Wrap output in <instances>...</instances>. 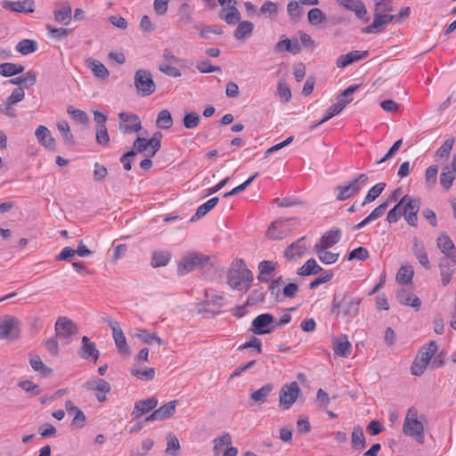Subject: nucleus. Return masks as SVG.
Returning a JSON list of instances; mask_svg holds the SVG:
<instances>
[{"label": "nucleus", "mask_w": 456, "mask_h": 456, "mask_svg": "<svg viewBox=\"0 0 456 456\" xmlns=\"http://www.w3.org/2000/svg\"><path fill=\"white\" fill-rule=\"evenodd\" d=\"M56 337L60 338H69L77 332L76 324L67 317H59L55 322Z\"/></svg>", "instance_id": "12"}, {"label": "nucleus", "mask_w": 456, "mask_h": 456, "mask_svg": "<svg viewBox=\"0 0 456 456\" xmlns=\"http://www.w3.org/2000/svg\"><path fill=\"white\" fill-rule=\"evenodd\" d=\"M412 251L419 263L426 269L431 268L425 245L417 237L412 239Z\"/></svg>", "instance_id": "21"}, {"label": "nucleus", "mask_w": 456, "mask_h": 456, "mask_svg": "<svg viewBox=\"0 0 456 456\" xmlns=\"http://www.w3.org/2000/svg\"><path fill=\"white\" fill-rule=\"evenodd\" d=\"M67 112L81 124H86L88 122V117L84 110H76L73 109L72 106H69Z\"/></svg>", "instance_id": "60"}, {"label": "nucleus", "mask_w": 456, "mask_h": 456, "mask_svg": "<svg viewBox=\"0 0 456 456\" xmlns=\"http://www.w3.org/2000/svg\"><path fill=\"white\" fill-rule=\"evenodd\" d=\"M403 432L405 436L414 438L419 444L424 443V426L419 420L410 422L409 419H404Z\"/></svg>", "instance_id": "13"}, {"label": "nucleus", "mask_w": 456, "mask_h": 456, "mask_svg": "<svg viewBox=\"0 0 456 456\" xmlns=\"http://www.w3.org/2000/svg\"><path fill=\"white\" fill-rule=\"evenodd\" d=\"M456 178V154L453 155L452 162L445 165L440 175V184L445 189L449 190L453 181Z\"/></svg>", "instance_id": "16"}, {"label": "nucleus", "mask_w": 456, "mask_h": 456, "mask_svg": "<svg viewBox=\"0 0 456 456\" xmlns=\"http://www.w3.org/2000/svg\"><path fill=\"white\" fill-rule=\"evenodd\" d=\"M57 127L62 135V138L66 144L74 145V137L70 132L69 125L67 121H61L57 123Z\"/></svg>", "instance_id": "47"}, {"label": "nucleus", "mask_w": 456, "mask_h": 456, "mask_svg": "<svg viewBox=\"0 0 456 456\" xmlns=\"http://www.w3.org/2000/svg\"><path fill=\"white\" fill-rule=\"evenodd\" d=\"M20 332V321L10 315L0 320V339H16Z\"/></svg>", "instance_id": "8"}, {"label": "nucleus", "mask_w": 456, "mask_h": 456, "mask_svg": "<svg viewBox=\"0 0 456 456\" xmlns=\"http://www.w3.org/2000/svg\"><path fill=\"white\" fill-rule=\"evenodd\" d=\"M200 121V116L197 112H185L183 118V125L187 129H193L199 126Z\"/></svg>", "instance_id": "46"}, {"label": "nucleus", "mask_w": 456, "mask_h": 456, "mask_svg": "<svg viewBox=\"0 0 456 456\" xmlns=\"http://www.w3.org/2000/svg\"><path fill=\"white\" fill-rule=\"evenodd\" d=\"M273 385L272 383H267L264 385L261 388L252 391L249 395V400L251 403L249 404L252 406L254 404H264L267 402L268 396L273 390Z\"/></svg>", "instance_id": "23"}, {"label": "nucleus", "mask_w": 456, "mask_h": 456, "mask_svg": "<svg viewBox=\"0 0 456 456\" xmlns=\"http://www.w3.org/2000/svg\"><path fill=\"white\" fill-rule=\"evenodd\" d=\"M397 301L403 305H409L419 310L421 305L420 299L414 294L408 292L405 289H401L396 293Z\"/></svg>", "instance_id": "26"}, {"label": "nucleus", "mask_w": 456, "mask_h": 456, "mask_svg": "<svg viewBox=\"0 0 456 456\" xmlns=\"http://www.w3.org/2000/svg\"><path fill=\"white\" fill-rule=\"evenodd\" d=\"M274 329V318L270 314H259L252 322L251 331L256 335L269 334Z\"/></svg>", "instance_id": "9"}, {"label": "nucleus", "mask_w": 456, "mask_h": 456, "mask_svg": "<svg viewBox=\"0 0 456 456\" xmlns=\"http://www.w3.org/2000/svg\"><path fill=\"white\" fill-rule=\"evenodd\" d=\"M289 221L290 220H278L272 223L266 232L268 238L272 240H281L284 238L287 235L284 231V224L286 222Z\"/></svg>", "instance_id": "29"}, {"label": "nucleus", "mask_w": 456, "mask_h": 456, "mask_svg": "<svg viewBox=\"0 0 456 456\" xmlns=\"http://www.w3.org/2000/svg\"><path fill=\"white\" fill-rule=\"evenodd\" d=\"M345 108V104L344 103H335L333 105H331L326 111V114L325 116L323 117V118L319 122V124H323L325 123L326 121L330 120L331 118H333L334 116L339 114L342 110Z\"/></svg>", "instance_id": "56"}, {"label": "nucleus", "mask_w": 456, "mask_h": 456, "mask_svg": "<svg viewBox=\"0 0 456 456\" xmlns=\"http://www.w3.org/2000/svg\"><path fill=\"white\" fill-rule=\"evenodd\" d=\"M352 444L355 450H362L366 445L363 431L360 426H355L353 429Z\"/></svg>", "instance_id": "40"}, {"label": "nucleus", "mask_w": 456, "mask_h": 456, "mask_svg": "<svg viewBox=\"0 0 456 456\" xmlns=\"http://www.w3.org/2000/svg\"><path fill=\"white\" fill-rule=\"evenodd\" d=\"M171 259V255L165 251H154L152 253L151 265L154 268L166 266Z\"/></svg>", "instance_id": "35"}, {"label": "nucleus", "mask_w": 456, "mask_h": 456, "mask_svg": "<svg viewBox=\"0 0 456 456\" xmlns=\"http://www.w3.org/2000/svg\"><path fill=\"white\" fill-rule=\"evenodd\" d=\"M300 393L301 389L297 381L282 386L279 393L281 406L284 410H289L295 403Z\"/></svg>", "instance_id": "7"}, {"label": "nucleus", "mask_w": 456, "mask_h": 456, "mask_svg": "<svg viewBox=\"0 0 456 456\" xmlns=\"http://www.w3.org/2000/svg\"><path fill=\"white\" fill-rule=\"evenodd\" d=\"M210 257L200 252L192 251L183 256L177 264V275L184 276L195 270L203 269L209 263Z\"/></svg>", "instance_id": "3"}, {"label": "nucleus", "mask_w": 456, "mask_h": 456, "mask_svg": "<svg viewBox=\"0 0 456 456\" xmlns=\"http://www.w3.org/2000/svg\"><path fill=\"white\" fill-rule=\"evenodd\" d=\"M367 182L368 175L366 174H360L347 183L336 186L334 189L336 200L344 201L350 199L359 193Z\"/></svg>", "instance_id": "4"}, {"label": "nucleus", "mask_w": 456, "mask_h": 456, "mask_svg": "<svg viewBox=\"0 0 456 456\" xmlns=\"http://www.w3.org/2000/svg\"><path fill=\"white\" fill-rule=\"evenodd\" d=\"M450 261L451 259L447 258H441L439 261L441 281L444 286H446L450 282L453 273V269L450 265Z\"/></svg>", "instance_id": "33"}, {"label": "nucleus", "mask_w": 456, "mask_h": 456, "mask_svg": "<svg viewBox=\"0 0 456 456\" xmlns=\"http://www.w3.org/2000/svg\"><path fill=\"white\" fill-rule=\"evenodd\" d=\"M113 338L118 353L126 355L130 354V348L126 344V339L122 330L113 333Z\"/></svg>", "instance_id": "42"}, {"label": "nucleus", "mask_w": 456, "mask_h": 456, "mask_svg": "<svg viewBox=\"0 0 456 456\" xmlns=\"http://www.w3.org/2000/svg\"><path fill=\"white\" fill-rule=\"evenodd\" d=\"M134 86L141 96H149L156 91V84L150 70L140 69L134 73Z\"/></svg>", "instance_id": "5"}, {"label": "nucleus", "mask_w": 456, "mask_h": 456, "mask_svg": "<svg viewBox=\"0 0 456 456\" xmlns=\"http://www.w3.org/2000/svg\"><path fill=\"white\" fill-rule=\"evenodd\" d=\"M275 52H289L292 54H297L301 51V45L297 38L289 39L285 38L280 40L274 46Z\"/></svg>", "instance_id": "28"}, {"label": "nucleus", "mask_w": 456, "mask_h": 456, "mask_svg": "<svg viewBox=\"0 0 456 456\" xmlns=\"http://www.w3.org/2000/svg\"><path fill=\"white\" fill-rule=\"evenodd\" d=\"M3 7L15 12H34L35 3L33 0H23L18 2L4 1Z\"/></svg>", "instance_id": "25"}, {"label": "nucleus", "mask_w": 456, "mask_h": 456, "mask_svg": "<svg viewBox=\"0 0 456 456\" xmlns=\"http://www.w3.org/2000/svg\"><path fill=\"white\" fill-rule=\"evenodd\" d=\"M71 7L69 5L65 6L60 10L54 11V19L59 23L68 25L71 20Z\"/></svg>", "instance_id": "45"}, {"label": "nucleus", "mask_w": 456, "mask_h": 456, "mask_svg": "<svg viewBox=\"0 0 456 456\" xmlns=\"http://www.w3.org/2000/svg\"><path fill=\"white\" fill-rule=\"evenodd\" d=\"M218 201L219 199L217 197H214L208 200L204 204L200 205L197 208L195 215L191 217V221H195L206 216L211 209L215 208Z\"/></svg>", "instance_id": "34"}, {"label": "nucleus", "mask_w": 456, "mask_h": 456, "mask_svg": "<svg viewBox=\"0 0 456 456\" xmlns=\"http://www.w3.org/2000/svg\"><path fill=\"white\" fill-rule=\"evenodd\" d=\"M232 444V437L229 433H224L221 436L214 440V452L218 454L224 445H230Z\"/></svg>", "instance_id": "55"}, {"label": "nucleus", "mask_w": 456, "mask_h": 456, "mask_svg": "<svg viewBox=\"0 0 456 456\" xmlns=\"http://www.w3.org/2000/svg\"><path fill=\"white\" fill-rule=\"evenodd\" d=\"M176 403V400H173L165 403L159 409L155 410L151 415H149L145 419V421L150 422L155 420H164L172 417L175 412Z\"/></svg>", "instance_id": "15"}, {"label": "nucleus", "mask_w": 456, "mask_h": 456, "mask_svg": "<svg viewBox=\"0 0 456 456\" xmlns=\"http://www.w3.org/2000/svg\"><path fill=\"white\" fill-rule=\"evenodd\" d=\"M96 142L101 145H108L110 142V136L105 124L96 126L95 133Z\"/></svg>", "instance_id": "52"}, {"label": "nucleus", "mask_w": 456, "mask_h": 456, "mask_svg": "<svg viewBox=\"0 0 456 456\" xmlns=\"http://www.w3.org/2000/svg\"><path fill=\"white\" fill-rule=\"evenodd\" d=\"M455 139L454 137L451 136L448 139H446L444 143L441 145L440 148L436 151L435 159L436 161H445L449 159L451 155V151L452 150L453 144H454Z\"/></svg>", "instance_id": "31"}, {"label": "nucleus", "mask_w": 456, "mask_h": 456, "mask_svg": "<svg viewBox=\"0 0 456 456\" xmlns=\"http://www.w3.org/2000/svg\"><path fill=\"white\" fill-rule=\"evenodd\" d=\"M29 363L32 369L42 377H48L52 374L53 370L47 367L42 362L38 354H29Z\"/></svg>", "instance_id": "30"}, {"label": "nucleus", "mask_w": 456, "mask_h": 456, "mask_svg": "<svg viewBox=\"0 0 456 456\" xmlns=\"http://www.w3.org/2000/svg\"><path fill=\"white\" fill-rule=\"evenodd\" d=\"M339 4L346 9L354 12L355 16L367 22L369 18L366 17L367 9L362 0H340Z\"/></svg>", "instance_id": "19"}, {"label": "nucleus", "mask_w": 456, "mask_h": 456, "mask_svg": "<svg viewBox=\"0 0 456 456\" xmlns=\"http://www.w3.org/2000/svg\"><path fill=\"white\" fill-rule=\"evenodd\" d=\"M25 67L20 64L5 62L0 64V75L4 77H12L23 72Z\"/></svg>", "instance_id": "36"}, {"label": "nucleus", "mask_w": 456, "mask_h": 456, "mask_svg": "<svg viewBox=\"0 0 456 456\" xmlns=\"http://www.w3.org/2000/svg\"><path fill=\"white\" fill-rule=\"evenodd\" d=\"M332 347L335 354L340 357H347L352 352V345L347 339V336L344 335L341 340L338 338H332Z\"/></svg>", "instance_id": "27"}, {"label": "nucleus", "mask_w": 456, "mask_h": 456, "mask_svg": "<svg viewBox=\"0 0 456 456\" xmlns=\"http://www.w3.org/2000/svg\"><path fill=\"white\" fill-rule=\"evenodd\" d=\"M173 118L168 110H162L157 117L156 125L160 129H168L173 126Z\"/></svg>", "instance_id": "39"}, {"label": "nucleus", "mask_w": 456, "mask_h": 456, "mask_svg": "<svg viewBox=\"0 0 456 456\" xmlns=\"http://www.w3.org/2000/svg\"><path fill=\"white\" fill-rule=\"evenodd\" d=\"M359 88L357 85H352L340 93L338 96L336 103H344L345 107L353 101L352 94Z\"/></svg>", "instance_id": "51"}, {"label": "nucleus", "mask_w": 456, "mask_h": 456, "mask_svg": "<svg viewBox=\"0 0 456 456\" xmlns=\"http://www.w3.org/2000/svg\"><path fill=\"white\" fill-rule=\"evenodd\" d=\"M386 187L385 183H379L372 186L367 192L364 200L362 202V206H365L372 201H374L384 191Z\"/></svg>", "instance_id": "38"}, {"label": "nucleus", "mask_w": 456, "mask_h": 456, "mask_svg": "<svg viewBox=\"0 0 456 456\" xmlns=\"http://www.w3.org/2000/svg\"><path fill=\"white\" fill-rule=\"evenodd\" d=\"M369 54L368 51H351L346 54L340 55L336 61L337 67L344 69L354 61L366 58Z\"/></svg>", "instance_id": "22"}, {"label": "nucleus", "mask_w": 456, "mask_h": 456, "mask_svg": "<svg viewBox=\"0 0 456 456\" xmlns=\"http://www.w3.org/2000/svg\"><path fill=\"white\" fill-rule=\"evenodd\" d=\"M403 216V212L400 200L399 202L392 209L388 211L387 216V221L389 224H394L396 223Z\"/></svg>", "instance_id": "54"}, {"label": "nucleus", "mask_w": 456, "mask_h": 456, "mask_svg": "<svg viewBox=\"0 0 456 456\" xmlns=\"http://www.w3.org/2000/svg\"><path fill=\"white\" fill-rule=\"evenodd\" d=\"M436 244L441 252L444 255L443 258L451 259L452 265L456 264V248L452 239L444 232L439 234Z\"/></svg>", "instance_id": "11"}, {"label": "nucleus", "mask_w": 456, "mask_h": 456, "mask_svg": "<svg viewBox=\"0 0 456 456\" xmlns=\"http://www.w3.org/2000/svg\"><path fill=\"white\" fill-rule=\"evenodd\" d=\"M37 41L31 39H22L16 45V50L23 55L29 54L37 50Z\"/></svg>", "instance_id": "41"}, {"label": "nucleus", "mask_w": 456, "mask_h": 456, "mask_svg": "<svg viewBox=\"0 0 456 456\" xmlns=\"http://www.w3.org/2000/svg\"><path fill=\"white\" fill-rule=\"evenodd\" d=\"M254 29V24L251 21L244 20L240 21L237 28L233 32V36L236 39H243L249 36Z\"/></svg>", "instance_id": "37"}, {"label": "nucleus", "mask_w": 456, "mask_h": 456, "mask_svg": "<svg viewBox=\"0 0 456 456\" xmlns=\"http://www.w3.org/2000/svg\"><path fill=\"white\" fill-rule=\"evenodd\" d=\"M428 364L423 360L416 357L411 367V373L414 376H420L427 369Z\"/></svg>", "instance_id": "62"}, {"label": "nucleus", "mask_w": 456, "mask_h": 456, "mask_svg": "<svg viewBox=\"0 0 456 456\" xmlns=\"http://www.w3.org/2000/svg\"><path fill=\"white\" fill-rule=\"evenodd\" d=\"M197 69L200 73L221 72L222 69L219 66H214L209 60L199 61L197 63Z\"/></svg>", "instance_id": "57"}, {"label": "nucleus", "mask_w": 456, "mask_h": 456, "mask_svg": "<svg viewBox=\"0 0 456 456\" xmlns=\"http://www.w3.org/2000/svg\"><path fill=\"white\" fill-rule=\"evenodd\" d=\"M437 344L436 341H430L428 344V346L425 347L419 354V358L426 362V363H429L431 358L437 351Z\"/></svg>", "instance_id": "50"}, {"label": "nucleus", "mask_w": 456, "mask_h": 456, "mask_svg": "<svg viewBox=\"0 0 456 456\" xmlns=\"http://www.w3.org/2000/svg\"><path fill=\"white\" fill-rule=\"evenodd\" d=\"M322 268L317 264L314 258L308 259L297 272L300 276H309L319 273Z\"/></svg>", "instance_id": "32"}, {"label": "nucleus", "mask_w": 456, "mask_h": 456, "mask_svg": "<svg viewBox=\"0 0 456 456\" xmlns=\"http://www.w3.org/2000/svg\"><path fill=\"white\" fill-rule=\"evenodd\" d=\"M253 281V273L246 266L243 259L237 258L232 261L226 273V282L231 289L247 291Z\"/></svg>", "instance_id": "1"}, {"label": "nucleus", "mask_w": 456, "mask_h": 456, "mask_svg": "<svg viewBox=\"0 0 456 456\" xmlns=\"http://www.w3.org/2000/svg\"><path fill=\"white\" fill-rule=\"evenodd\" d=\"M341 238L340 230H330L325 232L321 238V241L328 247V248H331L333 245L338 243Z\"/></svg>", "instance_id": "43"}, {"label": "nucleus", "mask_w": 456, "mask_h": 456, "mask_svg": "<svg viewBox=\"0 0 456 456\" xmlns=\"http://www.w3.org/2000/svg\"><path fill=\"white\" fill-rule=\"evenodd\" d=\"M119 118V130L123 134H130L133 132H138L142 129V124L139 117L135 114H128L126 112H120Z\"/></svg>", "instance_id": "10"}, {"label": "nucleus", "mask_w": 456, "mask_h": 456, "mask_svg": "<svg viewBox=\"0 0 456 456\" xmlns=\"http://www.w3.org/2000/svg\"><path fill=\"white\" fill-rule=\"evenodd\" d=\"M401 204L405 221L409 225L416 227L418 223V212L419 211L421 204L420 199L404 195L401 199Z\"/></svg>", "instance_id": "6"}, {"label": "nucleus", "mask_w": 456, "mask_h": 456, "mask_svg": "<svg viewBox=\"0 0 456 456\" xmlns=\"http://www.w3.org/2000/svg\"><path fill=\"white\" fill-rule=\"evenodd\" d=\"M86 68H88L94 76L100 80H107L110 77V71L105 65L98 60L92 57L85 61Z\"/></svg>", "instance_id": "20"}, {"label": "nucleus", "mask_w": 456, "mask_h": 456, "mask_svg": "<svg viewBox=\"0 0 456 456\" xmlns=\"http://www.w3.org/2000/svg\"><path fill=\"white\" fill-rule=\"evenodd\" d=\"M413 274L414 272L411 265L402 266L396 274V281L399 283H409L411 281Z\"/></svg>", "instance_id": "48"}, {"label": "nucleus", "mask_w": 456, "mask_h": 456, "mask_svg": "<svg viewBox=\"0 0 456 456\" xmlns=\"http://www.w3.org/2000/svg\"><path fill=\"white\" fill-rule=\"evenodd\" d=\"M35 135L42 146L51 151L55 149V140L45 126H39L35 131Z\"/></svg>", "instance_id": "24"}, {"label": "nucleus", "mask_w": 456, "mask_h": 456, "mask_svg": "<svg viewBox=\"0 0 456 456\" xmlns=\"http://www.w3.org/2000/svg\"><path fill=\"white\" fill-rule=\"evenodd\" d=\"M369 256H370V255H369V251L367 250V248H365L363 247H359L357 248H354V250H352L349 253L347 259L348 260L358 259L361 261H364L367 258H369Z\"/></svg>", "instance_id": "58"}, {"label": "nucleus", "mask_w": 456, "mask_h": 456, "mask_svg": "<svg viewBox=\"0 0 456 456\" xmlns=\"http://www.w3.org/2000/svg\"><path fill=\"white\" fill-rule=\"evenodd\" d=\"M308 21L312 25H319L325 20V15L319 8H313L307 13Z\"/></svg>", "instance_id": "53"}, {"label": "nucleus", "mask_w": 456, "mask_h": 456, "mask_svg": "<svg viewBox=\"0 0 456 456\" xmlns=\"http://www.w3.org/2000/svg\"><path fill=\"white\" fill-rule=\"evenodd\" d=\"M158 405V399L154 396L145 400L137 401L134 403V410L131 413L134 419H140L143 415L149 413Z\"/></svg>", "instance_id": "17"}, {"label": "nucleus", "mask_w": 456, "mask_h": 456, "mask_svg": "<svg viewBox=\"0 0 456 456\" xmlns=\"http://www.w3.org/2000/svg\"><path fill=\"white\" fill-rule=\"evenodd\" d=\"M287 10H288V13H289V17L293 20L297 21L300 19L302 10L299 7V2H297V1L289 2L288 4Z\"/></svg>", "instance_id": "59"}, {"label": "nucleus", "mask_w": 456, "mask_h": 456, "mask_svg": "<svg viewBox=\"0 0 456 456\" xmlns=\"http://www.w3.org/2000/svg\"><path fill=\"white\" fill-rule=\"evenodd\" d=\"M135 156H136V151L134 150H131L121 156L120 162L122 163L125 170H126V171L131 170L132 163H133L134 158Z\"/></svg>", "instance_id": "63"}, {"label": "nucleus", "mask_w": 456, "mask_h": 456, "mask_svg": "<svg viewBox=\"0 0 456 456\" xmlns=\"http://www.w3.org/2000/svg\"><path fill=\"white\" fill-rule=\"evenodd\" d=\"M136 336L147 345L157 343L163 345L164 341L156 333H149L146 330H140Z\"/></svg>", "instance_id": "44"}, {"label": "nucleus", "mask_w": 456, "mask_h": 456, "mask_svg": "<svg viewBox=\"0 0 456 456\" xmlns=\"http://www.w3.org/2000/svg\"><path fill=\"white\" fill-rule=\"evenodd\" d=\"M130 373L134 377H136L139 379H142V380H151V379H154L156 371H155L154 368H149V369H146V370H140V369H136V368L133 367V368L130 369Z\"/></svg>", "instance_id": "49"}, {"label": "nucleus", "mask_w": 456, "mask_h": 456, "mask_svg": "<svg viewBox=\"0 0 456 456\" xmlns=\"http://www.w3.org/2000/svg\"><path fill=\"white\" fill-rule=\"evenodd\" d=\"M108 175V169L102 164L95 162L94 165V180L100 182L106 178Z\"/></svg>", "instance_id": "61"}, {"label": "nucleus", "mask_w": 456, "mask_h": 456, "mask_svg": "<svg viewBox=\"0 0 456 456\" xmlns=\"http://www.w3.org/2000/svg\"><path fill=\"white\" fill-rule=\"evenodd\" d=\"M78 355L84 360L93 358L96 362L100 356V352L96 348L95 344L92 342L86 336L81 339V347L78 351Z\"/></svg>", "instance_id": "18"}, {"label": "nucleus", "mask_w": 456, "mask_h": 456, "mask_svg": "<svg viewBox=\"0 0 456 456\" xmlns=\"http://www.w3.org/2000/svg\"><path fill=\"white\" fill-rule=\"evenodd\" d=\"M305 240V237L303 236L289 245L284 250V256L289 261H296L301 258L307 250Z\"/></svg>", "instance_id": "14"}, {"label": "nucleus", "mask_w": 456, "mask_h": 456, "mask_svg": "<svg viewBox=\"0 0 456 456\" xmlns=\"http://www.w3.org/2000/svg\"><path fill=\"white\" fill-rule=\"evenodd\" d=\"M278 12V4L271 1H265L261 8L260 12L262 14H268L270 17L275 16Z\"/></svg>", "instance_id": "64"}, {"label": "nucleus", "mask_w": 456, "mask_h": 456, "mask_svg": "<svg viewBox=\"0 0 456 456\" xmlns=\"http://www.w3.org/2000/svg\"><path fill=\"white\" fill-rule=\"evenodd\" d=\"M361 299L348 296L345 292L335 293L332 299L331 314L338 316L354 317L359 311Z\"/></svg>", "instance_id": "2"}]
</instances>
